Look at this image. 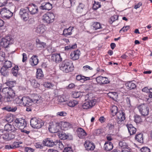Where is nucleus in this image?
I'll return each mask as SVG.
<instances>
[{"instance_id": "obj_16", "label": "nucleus", "mask_w": 152, "mask_h": 152, "mask_svg": "<svg viewBox=\"0 0 152 152\" xmlns=\"http://www.w3.org/2000/svg\"><path fill=\"white\" fill-rule=\"evenodd\" d=\"M23 105L24 106L30 107L32 104V99L28 97H23Z\"/></svg>"}, {"instance_id": "obj_53", "label": "nucleus", "mask_w": 152, "mask_h": 152, "mask_svg": "<svg viewBox=\"0 0 152 152\" xmlns=\"http://www.w3.org/2000/svg\"><path fill=\"white\" fill-rule=\"evenodd\" d=\"M106 127L110 131H113L115 128L114 124L111 123L108 124Z\"/></svg>"}, {"instance_id": "obj_49", "label": "nucleus", "mask_w": 152, "mask_h": 152, "mask_svg": "<svg viewBox=\"0 0 152 152\" xmlns=\"http://www.w3.org/2000/svg\"><path fill=\"white\" fill-rule=\"evenodd\" d=\"M119 16L115 15L110 17L109 20V22L110 24H112L114 21L118 19Z\"/></svg>"}, {"instance_id": "obj_2", "label": "nucleus", "mask_w": 152, "mask_h": 152, "mask_svg": "<svg viewBox=\"0 0 152 152\" xmlns=\"http://www.w3.org/2000/svg\"><path fill=\"white\" fill-rule=\"evenodd\" d=\"M30 123L31 126L33 128L37 129L41 128L44 124L42 120L35 117L31 119Z\"/></svg>"}, {"instance_id": "obj_38", "label": "nucleus", "mask_w": 152, "mask_h": 152, "mask_svg": "<svg viewBox=\"0 0 152 152\" xmlns=\"http://www.w3.org/2000/svg\"><path fill=\"white\" fill-rule=\"evenodd\" d=\"M125 85L127 88L129 90L133 89L136 87L135 84L134 83L131 82L126 83Z\"/></svg>"}, {"instance_id": "obj_7", "label": "nucleus", "mask_w": 152, "mask_h": 152, "mask_svg": "<svg viewBox=\"0 0 152 152\" xmlns=\"http://www.w3.org/2000/svg\"><path fill=\"white\" fill-rule=\"evenodd\" d=\"M28 11L26 8H21L19 12V15L20 18L24 21H27L29 18Z\"/></svg>"}, {"instance_id": "obj_47", "label": "nucleus", "mask_w": 152, "mask_h": 152, "mask_svg": "<svg viewBox=\"0 0 152 152\" xmlns=\"http://www.w3.org/2000/svg\"><path fill=\"white\" fill-rule=\"evenodd\" d=\"M12 66V64L11 62L10 61H6L4 63L3 66L9 69V68H11Z\"/></svg>"}, {"instance_id": "obj_64", "label": "nucleus", "mask_w": 152, "mask_h": 152, "mask_svg": "<svg viewBox=\"0 0 152 152\" xmlns=\"http://www.w3.org/2000/svg\"><path fill=\"white\" fill-rule=\"evenodd\" d=\"M64 152H73V150L71 147H67L65 148L64 150Z\"/></svg>"}, {"instance_id": "obj_57", "label": "nucleus", "mask_w": 152, "mask_h": 152, "mask_svg": "<svg viewBox=\"0 0 152 152\" xmlns=\"http://www.w3.org/2000/svg\"><path fill=\"white\" fill-rule=\"evenodd\" d=\"M22 143V142H15L12 144L14 148L15 149L16 148H18L19 147V145Z\"/></svg>"}, {"instance_id": "obj_40", "label": "nucleus", "mask_w": 152, "mask_h": 152, "mask_svg": "<svg viewBox=\"0 0 152 152\" xmlns=\"http://www.w3.org/2000/svg\"><path fill=\"white\" fill-rule=\"evenodd\" d=\"M23 97H16L15 99L14 100V103H16L17 104L19 105H23Z\"/></svg>"}, {"instance_id": "obj_24", "label": "nucleus", "mask_w": 152, "mask_h": 152, "mask_svg": "<svg viewBox=\"0 0 152 152\" xmlns=\"http://www.w3.org/2000/svg\"><path fill=\"white\" fill-rule=\"evenodd\" d=\"M41 9L43 10H50L52 8V4L49 2L44 3H42V5L40 7Z\"/></svg>"}, {"instance_id": "obj_50", "label": "nucleus", "mask_w": 152, "mask_h": 152, "mask_svg": "<svg viewBox=\"0 0 152 152\" xmlns=\"http://www.w3.org/2000/svg\"><path fill=\"white\" fill-rule=\"evenodd\" d=\"M77 47V44H74L72 45H69L65 47H64V49L65 50L67 51L71 49H74L76 48Z\"/></svg>"}, {"instance_id": "obj_6", "label": "nucleus", "mask_w": 152, "mask_h": 152, "mask_svg": "<svg viewBox=\"0 0 152 152\" xmlns=\"http://www.w3.org/2000/svg\"><path fill=\"white\" fill-rule=\"evenodd\" d=\"M13 42L12 38L10 36H7L0 39V45L3 47L7 48Z\"/></svg>"}, {"instance_id": "obj_12", "label": "nucleus", "mask_w": 152, "mask_h": 152, "mask_svg": "<svg viewBox=\"0 0 152 152\" xmlns=\"http://www.w3.org/2000/svg\"><path fill=\"white\" fill-rule=\"evenodd\" d=\"M29 12L31 15H35L38 13V9L37 7L33 4L29 5L27 7Z\"/></svg>"}, {"instance_id": "obj_3", "label": "nucleus", "mask_w": 152, "mask_h": 152, "mask_svg": "<svg viewBox=\"0 0 152 152\" xmlns=\"http://www.w3.org/2000/svg\"><path fill=\"white\" fill-rule=\"evenodd\" d=\"M16 129H23L26 126V123L24 119L22 118H16L13 123Z\"/></svg>"}, {"instance_id": "obj_27", "label": "nucleus", "mask_w": 152, "mask_h": 152, "mask_svg": "<svg viewBox=\"0 0 152 152\" xmlns=\"http://www.w3.org/2000/svg\"><path fill=\"white\" fill-rule=\"evenodd\" d=\"M4 129L7 131H12L14 132L17 129L15 127H14V125H12L9 124H7L4 127Z\"/></svg>"}, {"instance_id": "obj_26", "label": "nucleus", "mask_w": 152, "mask_h": 152, "mask_svg": "<svg viewBox=\"0 0 152 152\" xmlns=\"http://www.w3.org/2000/svg\"><path fill=\"white\" fill-rule=\"evenodd\" d=\"M42 101L43 100L41 96L37 94L34 95L32 99V102H35L37 104L42 102Z\"/></svg>"}, {"instance_id": "obj_44", "label": "nucleus", "mask_w": 152, "mask_h": 152, "mask_svg": "<svg viewBox=\"0 0 152 152\" xmlns=\"http://www.w3.org/2000/svg\"><path fill=\"white\" fill-rule=\"evenodd\" d=\"M118 108L117 106H113L111 108V111L113 115H115L118 112Z\"/></svg>"}, {"instance_id": "obj_55", "label": "nucleus", "mask_w": 152, "mask_h": 152, "mask_svg": "<svg viewBox=\"0 0 152 152\" xmlns=\"http://www.w3.org/2000/svg\"><path fill=\"white\" fill-rule=\"evenodd\" d=\"M134 121L137 123H139L141 121V119L140 116L136 115L134 116Z\"/></svg>"}, {"instance_id": "obj_8", "label": "nucleus", "mask_w": 152, "mask_h": 152, "mask_svg": "<svg viewBox=\"0 0 152 152\" xmlns=\"http://www.w3.org/2000/svg\"><path fill=\"white\" fill-rule=\"evenodd\" d=\"M15 96V93L14 91L10 88L7 96L4 98V100L6 102L11 101L14 100Z\"/></svg>"}, {"instance_id": "obj_31", "label": "nucleus", "mask_w": 152, "mask_h": 152, "mask_svg": "<svg viewBox=\"0 0 152 152\" xmlns=\"http://www.w3.org/2000/svg\"><path fill=\"white\" fill-rule=\"evenodd\" d=\"M76 79L78 81H80L82 83H84L86 81L89 80L90 78L89 77L79 75L76 76Z\"/></svg>"}, {"instance_id": "obj_14", "label": "nucleus", "mask_w": 152, "mask_h": 152, "mask_svg": "<svg viewBox=\"0 0 152 152\" xmlns=\"http://www.w3.org/2000/svg\"><path fill=\"white\" fill-rule=\"evenodd\" d=\"M116 115V119L118 123L119 122H121L124 121L126 118L124 112L121 110L119 111Z\"/></svg>"}, {"instance_id": "obj_29", "label": "nucleus", "mask_w": 152, "mask_h": 152, "mask_svg": "<svg viewBox=\"0 0 152 152\" xmlns=\"http://www.w3.org/2000/svg\"><path fill=\"white\" fill-rule=\"evenodd\" d=\"M30 62L32 66L37 65L38 63V59L37 56H33L30 59Z\"/></svg>"}, {"instance_id": "obj_60", "label": "nucleus", "mask_w": 152, "mask_h": 152, "mask_svg": "<svg viewBox=\"0 0 152 152\" xmlns=\"http://www.w3.org/2000/svg\"><path fill=\"white\" fill-rule=\"evenodd\" d=\"M57 116H65L66 115V113L64 111H61L60 112H58L56 114Z\"/></svg>"}, {"instance_id": "obj_22", "label": "nucleus", "mask_w": 152, "mask_h": 152, "mask_svg": "<svg viewBox=\"0 0 152 152\" xmlns=\"http://www.w3.org/2000/svg\"><path fill=\"white\" fill-rule=\"evenodd\" d=\"M76 11L78 13H85L86 11V8L85 5L83 4L80 3L77 7Z\"/></svg>"}, {"instance_id": "obj_46", "label": "nucleus", "mask_w": 152, "mask_h": 152, "mask_svg": "<svg viewBox=\"0 0 152 152\" xmlns=\"http://www.w3.org/2000/svg\"><path fill=\"white\" fill-rule=\"evenodd\" d=\"M92 26L95 30H97L100 28H102L101 24L99 23L98 22H94L92 24Z\"/></svg>"}, {"instance_id": "obj_23", "label": "nucleus", "mask_w": 152, "mask_h": 152, "mask_svg": "<svg viewBox=\"0 0 152 152\" xmlns=\"http://www.w3.org/2000/svg\"><path fill=\"white\" fill-rule=\"evenodd\" d=\"M73 27L70 26L67 28L64 29L63 31V35L65 37H68L72 34V31Z\"/></svg>"}, {"instance_id": "obj_18", "label": "nucleus", "mask_w": 152, "mask_h": 152, "mask_svg": "<svg viewBox=\"0 0 152 152\" xmlns=\"http://www.w3.org/2000/svg\"><path fill=\"white\" fill-rule=\"evenodd\" d=\"M77 132L78 137L80 138H84L87 134L85 131L81 128H78Z\"/></svg>"}, {"instance_id": "obj_11", "label": "nucleus", "mask_w": 152, "mask_h": 152, "mask_svg": "<svg viewBox=\"0 0 152 152\" xmlns=\"http://www.w3.org/2000/svg\"><path fill=\"white\" fill-rule=\"evenodd\" d=\"M0 14L3 17L8 19L11 17L13 15L12 13L6 8L1 9L0 11Z\"/></svg>"}, {"instance_id": "obj_32", "label": "nucleus", "mask_w": 152, "mask_h": 152, "mask_svg": "<svg viewBox=\"0 0 152 152\" xmlns=\"http://www.w3.org/2000/svg\"><path fill=\"white\" fill-rule=\"evenodd\" d=\"M9 69L3 66L1 69V73L4 76L7 77L9 74Z\"/></svg>"}, {"instance_id": "obj_42", "label": "nucleus", "mask_w": 152, "mask_h": 152, "mask_svg": "<svg viewBox=\"0 0 152 152\" xmlns=\"http://www.w3.org/2000/svg\"><path fill=\"white\" fill-rule=\"evenodd\" d=\"M119 145V147L122 149H125L128 147L126 143L124 141L120 142Z\"/></svg>"}, {"instance_id": "obj_21", "label": "nucleus", "mask_w": 152, "mask_h": 152, "mask_svg": "<svg viewBox=\"0 0 152 152\" xmlns=\"http://www.w3.org/2000/svg\"><path fill=\"white\" fill-rule=\"evenodd\" d=\"M51 59L56 63H59L61 61L62 58L61 57L60 54H54L51 56Z\"/></svg>"}, {"instance_id": "obj_39", "label": "nucleus", "mask_w": 152, "mask_h": 152, "mask_svg": "<svg viewBox=\"0 0 152 152\" xmlns=\"http://www.w3.org/2000/svg\"><path fill=\"white\" fill-rule=\"evenodd\" d=\"M69 135L68 134H66L63 132H62L61 133H60L59 134V137L60 139L61 140H65L67 139Z\"/></svg>"}, {"instance_id": "obj_28", "label": "nucleus", "mask_w": 152, "mask_h": 152, "mask_svg": "<svg viewBox=\"0 0 152 152\" xmlns=\"http://www.w3.org/2000/svg\"><path fill=\"white\" fill-rule=\"evenodd\" d=\"M44 144L45 145L49 146L52 147L54 145L55 142H53L52 140L50 139L47 138L44 140Z\"/></svg>"}, {"instance_id": "obj_30", "label": "nucleus", "mask_w": 152, "mask_h": 152, "mask_svg": "<svg viewBox=\"0 0 152 152\" xmlns=\"http://www.w3.org/2000/svg\"><path fill=\"white\" fill-rule=\"evenodd\" d=\"M104 148L105 150L110 151L113 148V144L112 142H108L105 143Z\"/></svg>"}, {"instance_id": "obj_51", "label": "nucleus", "mask_w": 152, "mask_h": 152, "mask_svg": "<svg viewBox=\"0 0 152 152\" xmlns=\"http://www.w3.org/2000/svg\"><path fill=\"white\" fill-rule=\"evenodd\" d=\"M101 7V4L99 2L94 1V3L93 4V9L95 10H96L99 8L100 7Z\"/></svg>"}, {"instance_id": "obj_56", "label": "nucleus", "mask_w": 152, "mask_h": 152, "mask_svg": "<svg viewBox=\"0 0 152 152\" xmlns=\"http://www.w3.org/2000/svg\"><path fill=\"white\" fill-rule=\"evenodd\" d=\"M9 134L7 133H5L4 134H2V137L4 140H10V138H9Z\"/></svg>"}, {"instance_id": "obj_41", "label": "nucleus", "mask_w": 152, "mask_h": 152, "mask_svg": "<svg viewBox=\"0 0 152 152\" xmlns=\"http://www.w3.org/2000/svg\"><path fill=\"white\" fill-rule=\"evenodd\" d=\"M3 109L8 111L14 112L16 111L17 108L16 107H11L8 106L4 107Z\"/></svg>"}, {"instance_id": "obj_52", "label": "nucleus", "mask_w": 152, "mask_h": 152, "mask_svg": "<svg viewBox=\"0 0 152 152\" xmlns=\"http://www.w3.org/2000/svg\"><path fill=\"white\" fill-rule=\"evenodd\" d=\"M44 86L48 88H52L54 86V84L49 82H45L44 84Z\"/></svg>"}, {"instance_id": "obj_61", "label": "nucleus", "mask_w": 152, "mask_h": 152, "mask_svg": "<svg viewBox=\"0 0 152 152\" xmlns=\"http://www.w3.org/2000/svg\"><path fill=\"white\" fill-rule=\"evenodd\" d=\"M80 96V93L78 92H74L72 93V96L74 98H78Z\"/></svg>"}, {"instance_id": "obj_35", "label": "nucleus", "mask_w": 152, "mask_h": 152, "mask_svg": "<svg viewBox=\"0 0 152 152\" xmlns=\"http://www.w3.org/2000/svg\"><path fill=\"white\" fill-rule=\"evenodd\" d=\"M135 139L139 142L142 143L143 142V134L142 133H139L137 134L135 137Z\"/></svg>"}, {"instance_id": "obj_1", "label": "nucleus", "mask_w": 152, "mask_h": 152, "mask_svg": "<svg viewBox=\"0 0 152 152\" xmlns=\"http://www.w3.org/2000/svg\"><path fill=\"white\" fill-rule=\"evenodd\" d=\"M60 69L65 72H69L72 71L73 69L72 66L70 61L68 59L64 60L59 65Z\"/></svg>"}, {"instance_id": "obj_15", "label": "nucleus", "mask_w": 152, "mask_h": 152, "mask_svg": "<svg viewBox=\"0 0 152 152\" xmlns=\"http://www.w3.org/2000/svg\"><path fill=\"white\" fill-rule=\"evenodd\" d=\"M84 146L86 150L87 151H93L95 147L94 144L89 140H87L85 142Z\"/></svg>"}, {"instance_id": "obj_48", "label": "nucleus", "mask_w": 152, "mask_h": 152, "mask_svg": "<svg viewBox=\"0 0 152 152\" xmlns=\"http://www.w3.org/2000/svg\"><path fill=\"white\" fill-rule=\"evenodd\" d=\"M18 66H15L13 67L12 70L14 76H17L18 73Z\"/></svg>"}, {"instance_id": "obj_10", "label": "nucleus", "mask_w": 152, "mask_h": 152, "mask_svg": "<svg viewBox=\"0 0 152 152\" xmlns=\"http://www.w3.org/2000/svg\"><path fill=\"white\" fill-rule=\"evenodd\" d=\"M96 102V100L95 99L86 101L83 104L82 107L86 109L91 108L95 105Z\"/></svg>"}, {"instance_id": "obj_9", "label": "nucleus", "mask_w": 152, "mask_h": 152, "mask_svg": "<svg viewBox=\"0 0 152 152\" xmlns=\"http://www.w3.org/2000/svg\"><path fill=\"white\" fill-rule=\"evenodd\" d=\"M60 128V124L55 122L53 124H51L49 125L48 130L51 133H55L58 132Z\"/></svg>"}, {"instance_id": "obj_43", "label": "nucleus", "mask_w": 152, "mask_h": 152, "mask_svg": "<svg viewBox=\"0 0 152 152\" xmlns=\"http://www.w3.org/2000/svg\"><path fill=\"white\" fill-rule=\"evenodd\" d=\"M78 104L77 101L76 100H70L67 103L68 105L70 107H74Z\"/></svg>"}, {"instance_id": "obj_5", "label": "nucleus", "mask_w": 152, "mask_h": 152, "mask_svg": "<svg viewBox=\"0 0 152 152\" xmlns=\"http://www.w3.org/2000/svg\"><path fill=\"white\" fill-rule=\"evenodd\" d=\"M55 18V15L53 13L48 12L42 16V19L44 22L49 24L53 23Z\"/></svg>"}, {"instance_id": "obj_17", "label": "nucleus", "mask_w": 152, "mask_h": 152, "mask_svg": "<svg viewBox=\"0 0 152 152\" xmlns=\"http://www.w3.org/2000/svg\"><path fill=\"white\" fill-rule=\"evenodd\" d=\"M80 50H77L72 52L70 54V58L73 60L78 59L80 55Z\"/></svg>"}, {"instance_id": "obj_20", "label": "nucleus", "mask_w": 152, "mask_h": 152, "mask_svg": "<svg viewBox=\"0 0 152 152\" xmlns=\"http://www.w3.org/2000/svg\"><path fill=\"white\" fill-rule=\"evenodd\" d=\"M126 126L130 135H133L136 133L137 129L132 124H127L126 125Z\"/></svg>"}, {"instance_id": "obj_62", "label": "nucleus", "mask_w": 152, "mask_h": 152, "mask_svg": "<svg viewBox=\"0 0 152 152\" xmlns=\"http://www.w3.org/2000/svg\"><path fill=\"white\" fill-rule=\"evenodd\" d=\"M10 88V87H6L3 88L2 91V92L5 94H7Z\"/></svg>"}, {"instance_id": "obj_25", "label": "nucleus", "mask_w": 152, "mask_h": 152, "mask_svg": "<svg viewBox=\"0 0 152 152\" xmlns=\"http://www.w3.org/2000/svg\"><path fill=\"white\" fill-rule=\"evenodd\" d=\"M36 44L37 47L38 48H45L47 47L46 43L41 41L39 39H36Z\"/></svg>"}, {"instance_id": "obj_4", "label": "nucleus", "mask_w": 152, "mask_h": 152, "mask_svg": "<svg viewBox=\"0 0 152 152\" xmlns=\"http://www.w3.org/2000/svg\"><path fill=\"white\" fill-rule=\"evenodd\" d=\"M140 113L143 116L148 115L149 113V109L148 105L146 104H143L139 105L137 107Z\"/></svg>"}, {"instance_id": "obj_59", "label": "nucleus", "mask_w": 152, "mask_h": 152, "mask_svg": "<svg viewBox=\"0 0 152 152\" xmlns=\"http://www.w3.org/2000/svg\"><path fill=\"white\" fill-rule=\"evenodd\" d=\"M88 69L91 70L93 69V68L88 65H86L83 67V70L84 71H86Z\"/></svg>"}, {"instance_id": "obj_33", "label": "nucleus", "mask_w": 152, "mask_h": 152, "mask_svg": "<svg viewBox=\"0 0 152 152\" xmlns=\"http://www.w3.org/2000/svg\"><path fill=\"white\" fill-rule=\"evenodd\" d=\"M61 129L63 130H65L71 127V124L68 122H63L61 124Z\"/></svg>"}, {"instance_id": "obj_34", "label": "nucleus", "mask_w": 152, "mask_h": 152, "mask_svg": "<svg viewBox=\"0 0 152 152\" xmlns=\"http://www.w3.org/2000/svg\"><path fill=\"white\" fill-rule=\"evenodd\" d=\"M36 77L37 79H40L44 77V74L42 70L40 69H37Z\"/></svg>"}, {"instance_id": "obj_45", "label": "nucleus", "mask_w": 152, "mask_h": 152, "mask_svg": "<svg viewBox=\"0 0 152 152\" xmlns=\"http://www.w3.org/2000/svg\"><path fill=\"white\" fill-rule=\"evenodd\" d=\"M54 145H56L57 147L61 149H62L64 148V146L62 142L60 141H56L55 142Z\"/></svg>"}, {"instance_id": "obj_63", "label": "nucleus", "mask_w": 152, "mask_h": 152, "mask_svg": "<svg viewBox=\"0 0 152 152\" xmlns=\"http://www.w3.org/2000/svg\"><path fill=\"white\" fill-rule=\"evenodd\" d=\"M7 1V0H0V7L6 5Z\"/></svg>"}, {"instance_id": "obj_54", "label": "nucleus", "mask_w": 152, "mask_h": 152, "mask_svg": "<svg viewBox=\"0 0 152 152\" xmlns=\"http://www.w3.org/2000/svg\"><path fill=\"white\" fill-rule=\"evenodd\" d=\"M75 0H64L65 2L68 3V7H70L74 4L75 3Z\"/></svg>"}, {"instance_id": "obj_37", "label": "nucleus", "mask_w": 152, "mask_h": 152, "mask_svg": "<svg viewBox=\"0 0 152 152\" xmlns=\"http://www.w3.org/2000/svg\"><path fill=\"white\" fill-rule=\"evenodd\" d=\"M29 81L31 85L34 88L38 87L40 86V84L37 82L35 79L33 78H30Z\"/></svg>"}, {"instance_id": "obj_13", "label": "nucleus", "mask_w": 152, "mask_h": 152, "mask_svg": "<svg viewBox=\"0 0 152 152\" xmlns=\"http://www.w3.org/2000/svg\"><path fill=\"white\" fill-rule=\"evenodd\" d=\"M96 80L97 83L100 85L107 84L110 82L107 78L101 76H99L96 77Z\"/></svg>"}, {"instance_id": "obj_58", "label": "nucleus", "mask_w": 152, "mask_h": 152, "mask_svg": "<svg viewBox=\"0 0 152 152\" xmlns=\"http://www.w3.org/2000/svg\"><path fill=\"white\" fill-rule=\"evenodd\" d=\"M141 152H150V149L147 147H143L140 149Z\"/></svg>"}, {"instance_id": "obj_36", "label": "nucleus", "mask_w": 152, "mask_h": 152, "mask_svg": "<svg viewBox=\"0 0 152 152\" xmlns=\"http://www.w3.org/2000/svg\"><path fill=\"white\" fill-rule=\"evenodd\" d=\"M15 84L16 81H12L10 79L7 80L6 82L5 83V84L10 88L14 86Z\"/></svg>"}, {"instance_id": "obj_19", "label": "nucleus", "mask_w": 152, "mask_h": 152, "mask_svg": "<svg viewBox=\"0 0 152 152\" xmlns=\"http://www.w3.org/2000/svg\"><path fill=\"white\" fill-rule=\"evenodd\" d=\"M45 31V27L43 25H39L36 28L35 32L39 35H42Z\"/></svg>"}]
</instances>
